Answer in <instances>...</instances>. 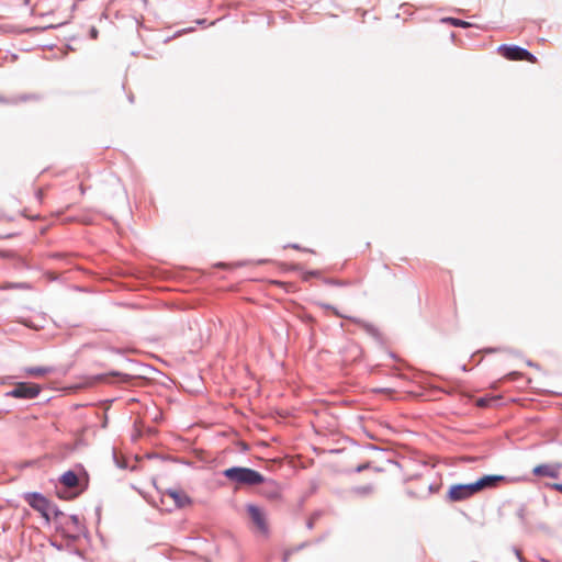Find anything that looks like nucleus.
<instances>
[{
	"label": "nucleus",
	"mask_w": 562,
	"mask_h": 562,
	"mask_svg": "<svg viewBox=\"0 0 562 562\" xmlns=\"http://www.w3.org/2000/svg\"><path fill=\"white\" fill-rule=\"evenodd\" d=\"M504 482H507V479L504 475L491 474L484 475L473 483L453 484L447 492V499L453 503L467 501L473 495L484 490L495 488Z\"/></svg>",
	"instance_id": "obj_1"
},
{
	"label": "nucleus",
	"mask_w": 562,
	"mask_h": 562,
	"mask_svg": "<svg viewBox=\"0 0 562 562\" xmlns=\"http://www.w3.org/2000/svg\"><path fill=\"white\" fill-rule=\"evenodd\" d=\"M223 475L236 484V488L255 486L263 482V475L258 471L244 467H232L223 471Z\"/></svg>",
	"instance_id": "obj_2"
},
{
	"label": "nucleus",
	"mask_w": 562,
	"mask_h": 562,
	"mask_svg": "<svg viewBox=\"0 0 562 562\" xmlns=\"http://www.w3.org/2000/svg\"><path fill=\"white\" fill-rule=\"evenodd\" d=\"M498 53L508 60H527L532 64L537 63L536 56L519 46L501 45L498 47Z\"/></svg>",
	"instance_id": "obj_3"
},
{
	"label": "nucleus",
	"mask_w": 562,
	"mask_h": 562,
	"mask_svg": "<svg viewBox=\"0 0 562 562\" xmlns=\"http://www.w3.org/2000/svg\"><path fill=\"white\" fill-rule=\"evenodd\" d=\"M26 503L38 512L47 521H49L50 502L40 493H27L24 496Z\"/></svg>",
	"instance_id": "obj_4"
},
{
	"label": "nucleus",
	"mask_w": 562,
	"mask_h": 562,
	"mask_svg": "<svg viewBox=\"0 0 562 562\" xmlns=\"http://www.w3.org/2000/svg\"><path fill=\"white\" fill-rule=\"evenodd\" d=\"M168 502H172L175 508H184L192 504L189 495L182 490H168L164 492L161 503L167 504Z\"/></svg>",
	"instance_id": "obj_5"
},
{
	"label": "nucleus",
	"mask_w": 562,
	"mask_h": 562,
	"mask_svg": "<svg viewBox=\"0 0 562 562\" xmlns=\"http://www.w3.org/2000/svg\"><path fill=\"white\" fill-rule=\"evenodd\" d=\"M246 510H247V514H248L251 522L256 526L258 531L262 535H267L268 533V522L266 519L265 512L260 507H258L254 504L247 505Z\"/></svg>",
	"instance_id": "obj_6"
},
{
	"label": "nucleus",
	"mask_w": 562,
	"mask_h": 562,
	"mask_svg": "<svg viewBox=\"0 0 562 562\" xmlns=\"http://www.w3.org/2000/svg\"><path fill=\"white\" fill-rule=\"evenodd\" d=\"M41 392V386L35 383H18L8 394L16 398H34Z\"/></svg>",
	"instance_id": "obj_7"
},
{
	"label": "nucleus",
	"mask_w": 562,
	"mask_h": 562,
	"mask_svg": "<svg viewBox=\"0 0 562 562\" xmlns=\"http://www.w3.org/2000/svg\"><path fill=\"white\" fill-rule=\"evenodd\" d=\"M261 487L259 490V494L266 497L269 501H279L282 496V488L278 482L274 480L266 479L263 476V482H260Z\"/></svg>",
	"instance_id": "obj_8"
},
{
	"label": "nucleus",
	"mask_w": 562,
	"mask_h": 562,
	"mask_svg": "<svg viewBox=\"0 0 562 562\" xmlns=\"http://www.w3.org/2000/svg\"><path fill=\"white\" fill-rule=\"evenodd\" d=\"M560 468V464H539L533 468L532 472L535 475L538 476L558 477Z\"/></svg>",
	"instance_id": "obj_9"
},
{
	"label": "nucleus",
	"mask_w": 562,
	"mask_h": 562,
	"mask_svg": "<svg viewBox=\"0 0 562 562\" xmlns=\"http://www.w3.org/2000/svg\"><path fill=\"white\" fill-rule=\"evenodd\" d=\"M53 372L50 367H26L24 368V374L32 378H43Z\"/></svg>",
	"instance_id": "obj_10"
},
{
	"label": "nucleus",
	"mask_w": 562,
	"mask_h": 562,
	"mask_svg": "<svg viewBox=\"0 0 562 562\" xmlns=\"http://www.w3.org/2000/svg\"><path fill=\"white\" fill-rule=\"evenodd\" d=\"M60 482L69 488L76 487L78 485V476L72 471H67L60 477Z\"/></svg>",
	"instance_id": "obj_11"
},
{
	"label": "nucleus",
	"mask_w": 562,
	"mask_h": 562,
	"mask_svg": "<svg viewBox=\"0 0 562 562\" xmlns=\"http://www.w3.org/2000/svg\"><path fill=\"white\" fill-rule=\"evenodd\" d=\"M30 290L31 285L26 282H3L0 284V290Z\"/></svg>",
	"instance_id": "obj_12"
},
{
	"label": "nucleus",
	"mask_w": 562,
	"mask_h": 562,
	"mask_svg": "<svg viewBox=\"0 0 562 562\" xmlns=\"http://www.w3.org/2000/svg\"><path fill=\"white\" fill-rule=\"evenodd\" d=\"M442 22L449 23L457 27H469L471 25L469 22L456 18H445L442 19Z\"/></svg>",
	"instance_id": "obj_13"
},
{
	"label": "nucleus",
	"mask_w": 562,
	"mask_h": 562,
	"mask_svg": "<svg viewBox=\"0 0 562 562\" xmlns=\"http://www.w3.org/2000/svg\"><path fill=\"white\" fill-rule=\"evenodd\" d=\"M497 397H480L476 400V406L479 407H487L490 403L496 402Z\"/></svg>",
	"instance_id": "obj_14"
},
{
	"label": "nucleus",
	"mask_w": 562,
	"mask_h": 562,
	"mask_svg": "<svg viewBox=\"0 0 562 562\" xmlns=\"http://www.w3.org/2000/svg\"><path fill=\"white\" fill-rule=\"evenodd\" d=\"M319 306L326 311H330L335 316L338 317H346L344 314H341L336 307L333 305L326 304V303H319Z\"/></svg>",
	"instance_id": "obj_15"
},
{
	"label": "nucleus",
	"mask_w": 562,
	"mask_h": 562,
	"mask_svg": "<svg viewBox=\"0 0 562 562\" xmlns=\"http://www.w3.org/2000/svg\"><path fill=\"white\" fill-rule=\"evenodd\" d=\"M0 258L11 260L21 259L15 252L11 250H0Z\"/></svg>",
	"instance_id": "obj_16"
},
{
	"label": "nucleus",
	"mask_w": 562,
	"mask_h": 562,
	"mask_svg": "<svg viewBox=\"0 0 562 562\" xmlns=\"http://www.w3.org/2000/svg\"><path fill=\"white\" fill-rule=\"evenodd\" d=\"M552 488L559 491L560 493H562V483H554L552 484Z\"/></svg>",
	"instance_id": "obj_17"
},
{
	"label": "nucleus",
	"mask_w": 562,
	"mask_h": 562,
	"mask_svg": "<svg viewBox=\"0 0 562 562\" xmlns=\"http://www.w3.org/2000/svg\"><path fill=\"white\" fill-rule=\"evenodd\" d=\"M358 491H360L361 493H370L372 491V488L371 487H361Z\"/></svg>",
	"instance_id": "obj_18"
},
{
	"label": "nucleus",
	"mask_w": 562,
	"mask_h": 562,
	"mask_svg": "<svg viewBox=\"0 0 562 562\" xmlns=\"http://www.w3.org/2000/svg\"><path fill=\"white\" fill-rule=\"evenodd\" d=\"M97 36H98V31L95 29H92L91 30V37L92 38H97Z\"/></svg>",
	"instance_id": "obj_19"
},
{
	"label": "nucleus",
	"mask_w": 562,
	"mask_h": 562,
	"mask_svg": "<svg viewBox=\"0 0 562 562\" xmlns=\"http://www.w3.org/2000/svg\"><path fill=\"white\" fill-rule=\"evenodd\" d=\"M37 198H38L40 200H42V199H43V191H42V190H38V191H37Z\"/></svg>",
	"instance_id": "obj_20"
},
{
	"label": "nucleus",
	"mask_w": 562,
	"mask_h": 562,
	"mask_svg": "<svg viewBox=\"0 0 562 562\" xmlns=\"http://www.w3.org/2000/svg\"><path fill=\"white\" fill-rule=\"evenodd\" d=\"M110 375H112V376H119V375H120V373H117V372H112V373H110Z\"/></svg>",
	"instance_id": "obj_21"
},
{
	"label": "nucleus",
	"mask_w": 562,
	"mask_h": 562,
	"mask_svg": "<svg viewBox=\"0 0 562 562\" xmlns=\"http://www.w3.org/2000/svg\"><path fill=\"white\" fill-rule=\"evenodd\" d=\"M98 379L103 381V380H105V376L100 375Z\"/></svg>",
	"instance_id": "obj_22"
}]
</instances>
